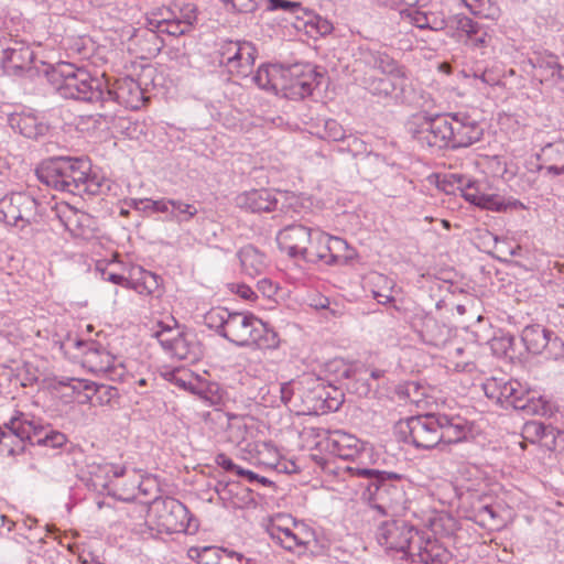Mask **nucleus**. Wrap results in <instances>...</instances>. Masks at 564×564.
I'll return each instance as SVG.
<instances>
[{
  "label": "nucleus",
  "instance_id": "obj_59",
  "mask_svg": "<svg viewBox=\"0 0 564 564\" xmlns=\"http://www.w3.org/2000/svg\"><path fill=\"white\" fill-rule=\"evenodd\" d=\"M232 293L237 294L246 301L253 302L257 300V293L249 285L243 283H232L229 285Z\"/></svg>",
  "mask_w": 564,
  "mask_h": 564
},
{
  "label": "nucleus",
  "instance_id": "obj_8",
  "mask_svg": "<svg viewBox=\"0 0 564 564\" xmlns=\"http://www.w3.org/2000/svg\"><path fill=\"white\" fill-rule=\"evenodd\" d=\"M159 531L183 532L189 529V511L181 501L172 497H156L149 507Z\"/></svg>",
  "mask_w": 564,
  "mask_h": 564
},
{
  "label": "nucleus",
  "instance_id": "obj_10",
  "mask_svg": "<svg viewBox=\"0 0 564 564\" xmlns=\"http://www.w3.org/2000/svg\"><path fill=\"white\" fill-rule=\"evenodd\" d=\"M365 89L371 95L380 98H392L395 102L414 105L417 102L416 94L411 86L408 85L405 70L401 77L384 75L377 77L367 75L359 79Z\"/></svg>",
  "mask_w": 564,
  "mask_h": 564
},
{
  "label": "nucleus",
  "instance_id": "obj_30",
  "mask_svg": "<svg viewBox=\"0 0 564 564\" xmlns=\"http://www.w3.org/2000/svg\"><path fill=\"white\" fill-rule=\"evenodd\" d=\"M237 257L240 261L241 271L251 278L261 275L268 267L265 254L252 245L242 247L237 252Z\"/></svg>",
  "mask_w": 564,
  "mask_h": 564
},
{
  "label": "nucleus",
  "instance_id": "obj_25",
  "mask_svg": "<svg viewBox=\"0 0 564 564\" xmlns=\"http://www.w3.org/2000/svg\"><path fill=\"white\" fill-rule=\"evenodd\" d=\"M419 335L426 345L442 348L455 336V332L434 316L425 315L421 319Z\"/></svg>",
  "mask_w": 564,
  "mask_h": 564
},
{
  "label": "nucleus",
  "instance_id": "obj_32",
  "mask_svg": "<svg viewBox=\"0 0 564 564\" xmlns=\"http://www.w3.org/2000/svg\"><path fill=\"white\" fill-rule=\"evenodd\" d=\"M3 429L18 436L20 440L34 444V438L43 432V429L30 421L23 412L17 411L8 422L3 424Z\"/></svg>",
  "mask_w": 564,
  "mask_h": 564
},
{
  "label": "nucleus",
  "instance_id": "obj_53",
  "mask_svg": "<svg viewBox=\"0 0 564 564\" xmlns=\"http://www.w3.org/2000/svg\"><path fill=\"white\" fill-rule=\"evenodd\" d=\"M322 138L334 142L345 141L346 131L339 122L334 119H328L325 121Z\"/></svg>",
  "mask_w": 564,
  "mask_h": 564
},
{
  "label": "nucleus",
  "instance_id": "obj_37",
  "mask_svg": "<svg viewBox=\"0 0 564 564\" xmlns=\"http://www.w3.org/2000/svg\"><path fill=\"white\" fill-rule=\"evenodd\" d=\"M473 519L478 525L489 530H498L503 525V520L492 505H481L476 508Z\"/></svg>",
  "mask_w": 564,
  "mask_h": 564
},
{
  "label": "nucleus",
  "instance_id": "obj_50",
  "mask_svg": "<svg viewBox=\"0 0 564 564\" xmlns=\"http://www.w3.org/2000/svg\"><path fill=\"white\" fill-rule=\"evenodd\" d=\"M66 442V435L58 431H50L45 433L44 436H41V434H39V436L34 438V444L47 446L51 448H59L63 445H65Z\"/></svg>",
  "mask_w": 564,
  "mask_h": 564
},
{
  "label": "nucleus",
  "instance_id": "obj_39",
  "mask_svg": "<svg viewBox=\"0 0 564 564\" xmlns=\"http://www.w3.org/2000/svg\"><path fill=\"white\" fill-rule=\"evenodd\" d=\"M280 338L278 333L269 327L267 323L260 319V326H257L252 334V344L260 349H275L279 347Z\"/></svg>",
  "mask_w": 564,
  "mask_h": 564
},
{
  "label": "nucleus",
  "instance_id": "obj_52",
  "mask_svg": "<svg viewBox=\"0 0 564 564\" xmlns=\"http://www.w3.org/2000/svg\"><path fill=\"white\" fill-rule=\"evenodd\" d=\"M326 371L334 373L336 376L335 381L338 383L349 379L354 373L352 368L341 359H335L328 362L326 365Z\"/></svg>",
  "mask_w": 564,
  "mask_h": 564
},
{
  "label": "nucleus",
  "instance_id": "obj_29",
  "mask_svg": "<svg viewBox=\"0 0 564 564\" xmlns=\"http://www.w3.org/2000/svg\"><path fill=\"white\" fill-rule=\"evenodd\" d=\"M326 448L340 458L350 459L360 452L361 443L351 434L334 431L326 440Z\"/></svg>",
  "mask_w": 564,
  "mask_h": 564
},
{
  "label": "nucleus",
  "instance_id": "obj_61",
  "mask_svg": "<svg viewBox=\"0 0 564 564\" xmlns=\"http://www.w3.org/2000/svg\"><path fill=\"white\" fill-rule=\"evenodd\" d=\"M173 205L172 198H161L158 200L150 199V212L162 213L171 216V209ZM169 219V217H166Z\"/></svg>",
  "mask_w": 564,
  "mask_h": 564
},
{
  "label": "nucleus",
  "instance_id": "obj_20",
  "mask_svg": "<svg viewBox=\"0 0 564 564\" xmlns=\"http://www.w3.org/2000/svg\"><path fill=\"white\" fill-rule=\"evenodd\" d=\"M313 231V229L301 224L288 225L276 235L278 246L291 258L302 259L308 242L312 240Z\"/></svg>",
  "mask_w": 564,
  "mask_h": 564
},
{
  "label": "nucleus",
  "instance_id": "obj_9",
  "mask_svg": "<svg viewBox=\"0 0 564 564\" xmlns=\"http://www.w3.org/2000/svg\"><path fill=\"white\" fill-rule=\"evenodd\" d=\"M350 52L354 73L371 69L393 77H401L403 74V66L376 45L369 43L352 45Z\"/></svg>",
  "mask_w": 564,
  "mask_h": 564
},
{
  "label": "nucleus",
  "instance_id": "obj_57",
  "mask_svg": "<svg viewBox=\"0 0 564 564\" xmlns=\"http://www.w3.org/2000/svg\"><path fill=\"white\" fill-rule=\"evenodd\" d=\"M189 343L185 338L183 333L176 335V340H174L167 354L177 359H187L189 357Z\"/></svg>",
  "mask_w": 564,
  "mask_h": 564
},
{
  "label": "nucleus",
  "instance_id": "obj_17",
  "mask_svg": "<svg viewBox=\"0 0 564 564\" xmlns=\"http://www.w3.org/2000/svg\"><path fill=\"white\" fill-rule=\"evenodd\" d=\"M383 6L394 7L399 3L409 6L408 9L401 11L403 20L421 30L443 31L451 24L442 13L423 11L416 8L415 4L419 0H377Z\"/></svg>",
  "mask_w": 564,
  "mask_h": 564
},
{
  "label": "nucleus",
  "instance_id": "obj_60",
  "mask_svg": "<svg viewBox=\"0 0 564 564\" xmlns=\"http://www.w3.org/2000/svg\"><path fill=\"white\" fill-rule=\"evenodd\" d=\"M243 561L246 562V564H251V560H245V556L240 553L229 551L226 549L221 550L220 564H243Z\"/></svg>",
  "mask_w": 564,
  "mask_h": 564
},
{
  "label": "nucleus",
  "instance_id": "obj_3",
  "mask_svg": "<svg viewBox=\"0 0 564 564\" xmlns=\"http://www.w3.org/2000/svg\"><path fill=\"white\" fill-rule=\"evenodd\" d=\"M351 475L361 477L364 491L361 499L378 510L382 516L398 512L406 502L402 477L395 473H387L370 468H351Z\"/></svg>",
  "mask_w": 564,
  "mask_h": 564
},
{
  "label": "nucleus",
  "instance_id": "obj_43",
  "mask_svg": "<svg viewBox=\"0 0 564 564\" xmlns=\"http://www.w3.org/2000/svg\"><path fill=\"white\" fill-rule=\"evenodd\" d=\"M197 213L198 209L194 204H188L181 199H173L171 216H169V220L175 221L177 224L187 223L194 218Z\"/></svg>",
  "mask_w": 564,
  "mask_h": 564
},
{
  "label": "nucleus",
  "instance_id": "obj_36",
  "mask_svg": "<svg viewBox=\"0 0 564 564\" xmlns=\"http://www.w3.org/2000/svg\"><path fill=\"white\" fill-rule=\"evenodd\" d=\"M482 388L489 399L496 400L503 406H509V398L513 391L512 379L490 378L486 380Z\"/></svg>",
  "mask_w": 564,
  "mask_h": 564
},
{
  "label": "nucleus",
  "instance_id": "obj_33",
  "mask_svg": "<svg viewBox=\"0 0 564 564\" xmlns=\"http://www.w3.org/2000/svg\"><path fill=\"white\" fill-rule=\"evenodd\" d=\"M284 69L275 65H262L253 75V83L261 89L279 94L284 89L285 85L282 84Z\"/></svg>",
  "mask_w": 564,
  "mask_h": 564
},
{
  "label": "nucleus",
  "instance_id": "obj_23",
  "mask_svg": "<svg viewBox=\"0 0 564 564\" xmlns=\"http://www.w3.org/2000/svg\"><path fill=\"white\" fill-rule=\"evenodd\" d=\"M538 171L546 177L564 175V141L558 140L543 145L536 154Z\"/></svg>",
  "mask_w": 564,
  "mask_h": 564
},
{
  "label": "nucleus",
  "instance_id": "obj_2",
  "mask_svg": "<svg viewBox=\"0 0 564 564\" xmlns=\"http://www.w3.org/2000/svg\"><path fill=\"white\" fill-rule=\"evenodd\" d=\"M398 429L405 443L422 449L460 443L471 432L465 417L440 412L408 417L399 423Z\"/></svg>",
  "mask_w": 564,
  "mask_h": 564
},
{
  "label": "nucleus",
  "instance_id": "obj_12",
  "mask_svg": "<svg viewBox=\"0 0 564 564\" xmlns=\"http://www.w3.org/2000/svg\"><path fill=\"white\" fill-rule=\"evenodd\" d=\"M278 523L273 521L267 529L270 538L283 549L288 551H295L304 549L310 542L312 533L305 528L304 524L296 523L292 518H279Z\"/></svg>",
  "mask_w": 564,
  "mask_h": 564
},
{
  "label": "nucleus",
  "instance_id": "obj_44",
  "mask_svg": "<svg viewBox=\"0 0 564 564\" xmlns=\"http://www.w3.org/2000/svg\"><path fill=\"white\" fill-rule=\"evenodd\" d=\"M230 312L227 308H213L206 313L204 319L208 328L214 329L225 338V326L229 321Z\"/></svg>",
  "mask_w": 564,
  "mask_h": 564
},
{
  "label": "nucleus",
  "instance_id": "obj_46",
  "mask_svg": "<svg viewBox=\"0 0 564 564\" xmlns=\"http://www.w3.org/2000/svg\"><path fill=\"white\" fill-rule=\"evenodd\" d=\"M25 441L20 440L6 429H3V436L0 440V454L6 456H15L24 452Z\"/></svg>",
  "mask_w": 564,
  "mask_h": 564
},
{
  "label": "nucleus",
  "instance_id": "obj_26",
  "mask_svg": "<svg viewBox=\"0 0 564 564\" xmlns=\"http://www.w3.org/2000/svg\"><path fill=\"white\" fill-rule=\"evenodd\" d=\"M451 25L466 36V42L475 47H486L491 36L487 28L464 14H456L451 19Z\"/></svg>",
  "mask_w": 564,
  "mask_h": 564
},
{
  "label": "nucleus",
  "instance_id": "obj_41",
  "mask_svg": "<svg viewBox=\"0 0 564 564\" xmlns=\"http://www.w3.org/2000/svg\"><path fill=\"white\" fill-rule=\"evenodd\" d=\"M457 182L458 188L462 191V196L476 206L480 196L485 193L482 184L464 175H459Z\"/></svg>",
  "mask_w": 564,
  "mask_h": 564
},
{
  "label": "nucleus",
  "instance_id": "obj_56",
  "mask_svg": "<svg viewBox=\"0 0 564 564\" xmlns=\"http://www.w3.org/2000/svg\"><path fill=\"white\" fill-rule=\"evenodd\" d=\"M268 10H282L291 14H294L296 18H300L299 13L302 11V6L300 2L290 0H268Z\"/></svg>",
  "mask_w": 564,
  "mask_h": 564
},
{
  "label": "nucleus",
  "instance_id": "obj_54",
  "mask_svg": "<svg viewBox=\"0 0 564 564\" xmlns=\"http://www.w3.org/2000/svg\"><path fill=\"white\" fill-rule=\"evenodd\" d=\"M329 247V259L332 260V264L338 263L341 259L347 260L349 256H343L340 252L348 250V243L346 240L330 236V240L328 241Z\"/></svg>",
  "mask_w": 564,
  "mask_h": 564
},
{
  "label": "nucleus",
  "instance_id": "obj_19",
  "mask_svg": "<svg viewBox=\"0 0 564 564\" xmlns=\"http://www.w3.org/2000/svg\"><path fill=\"white\" fill-rule=\"evenodd\" d=\"M257 326H260V318L252 313L230 312L225 326V338L240 347L250 346Z\"/></svg>",
  "mask_w": 564,
  "mask_h": 564
},
{
  "label": "nucleus",
  "instance_id": "obj_64",
  "mask_svg": "<svg viewBox=\"0 0 564 564\" xmlns=\"http://www.w3.org/2000/svg\"><path fill=\"white\" fill-rule=\"evenodd\" d=\"M345 141L348 143V151H350L354 155L360 153L365 150V143L358 137L349 134L346 135Z\"/></svg>",
  "mask_w": 564,
  "mask_h": 564
},
{
  "label": "nucleus",
  "instance_id": "obj_48",
  "mask_svg": "<svg viewBox=\"0 0 564 564\" xmlns=\"http://www.w3.org/2000/svg\"><path fill=\"white\" fill-rule=\"evenodd\" d=\"M240 40H223L218 44V55L220 65L227 68L231 58L236 56V54L241 50Z\"/></svg>",
  "mask_w": 564,
  "mask_h": 564
},
{
  "label": "nucleus",
  "instance_id": "obj_14",
  "mask_svg": "<svg viewBox=\"0 0 564 564\" xmlns=\"http://www.w3.org/2000/svg\"><path fill=\"white\" fill-rule=\"evenodd\" d=\"M54 213L59 223L74 237L89 240L95 236V218L67 203L56 204Z\"/></svg>",
  "mask_w": 564,
  "mask_h": 564
},
{
  "label": "nucleus",
  "instance_id": "obj_63",
  "mask_svg": "<svg viewBox=\"0 0 564 564\" xmlns=\"http://www.w3.org/2000/svg\"><path fill=\"white\" fill-rule=\"evenodd\" d=\"M257 290L265 297L271 299L278 291L276 284L270 279L263 278L257 282Z\"/></svg>",
  "mask_w": 564,
  "mask_h": 564
},
{
  "label": "nucleus",
  "instance_id": "obj_1",
  "mask_svg": "<svg viewBox=\"0 0 564 564\" xmlns=\"http://www.w3.org/2000/svg\"><path fill=\"white\" fill-rule=\"evenodd\" d=\"M376 536L380 545L402 552L413 563L444 564L452 558L451 552L437 539L402 519L384 521Z\"/></svg>",
  "mask_w": 564,
  "mask_h": 564
},
{
  "label": "nucleus",
  "instance_id": "obj_47",
  "mask_svg": "<svg viewBox=\"0 0 564 564\" xmlns=\"http://www.w3.org/2000/svg\"><path fill=\"white\" fill-rule=\"evenodd\" d=\"M180 333L176 327L160 322L158 323L156 329L153 330V337L158 339L162 348L167 352L174 340H176V335H180Z\"/></svg>",
  "mask_w": 564,
  "mask_h": 564
},
{
  "label": "nucleus",
  "instance_id": "obj_51",
  "mask_svg": "<svg viewBox=\"0 0 564 564\" xmlns=\"http://www.w3.org/2000/svg\"><path fill=\"white\" fill-rule=\"evenodd\" d=\"M543 354L554 360L564 358V340L551 330V336L547 338V345Z\"/></svg>",
  "mask_w": 564,
  "mask_h": 564
},
{
  "label": "nucleus",
  "instance_id": "obj_5",
  "mask_svg": "<svg viewBox=\"0 0 564 564\" xmlns=\"http://www.w3.org/2000/svg\"><path fill=\"white\" fill-rule=\"evenodd\" d=\"M194 4L169 3L152 8L145 17V25L151 36L169 35L177 37L189 32L197 20Z\"/></svg>",
  "mask_w": 564,
  "mask_h": 564
},
{
  "label": "nucleus",
  "instance_id": "obj_45",
  "mask_svg": "<svg viewBox=\"0 0 564 564\" xmlns=\"http://www.w3.org/2000/svg\"><path fill=\"white\" fill-rule=\"evenodd\" d=\"M159 288V276L150 271L141 270L140 276L132 280V288L139 294L150 295Z\"/></svg>",
  "mask_w": 564,
  "mask_h": 564
},
{
  "label": "nucleus",
  "instance_id": "obj_7",
  "mask_svg": "<svg viewBox=\"0 0 564 564\" xmlns=\"http://www.w3.org/2000/svg\"><path fill=\"white\" fill-rule=\"evenodd\" d=\"M40 203L25 192H13L0 199V221L19 229L37 224Z\"/></svg>",
  "mask_w": 564,
  "mask_h": 564
},
{
  "label": "nucleus",
  "instance_id": "obj_58",
  "mask_svg": "<svg viewBox=\"0 0 564 564\" xmlns=\"http://www.w3.org/2000/svg\"><path fill=\"white\" fill-rule=\"evenodd\" d=\"M78 345H83L86 347L85 352L87 356H104L105 360L102 359V362L106 364L105 369L108 370L110 368L111 356L105 351V347L101 344L96 343V341H89V343L78 341Z\"/></svg>",
  "mask_w": 564,
  "mask_h": 564
},
{
  "label": "nucleus",
  "instance_id": "obj_40",
  "mask_svg": "<svg viewBox=\"0 0 564 564\" xmlns=\"http://www.w3.org/2000/svg\"><path fill=\"white\" fill-rule=\"evenodd\" d=\"M221 550L217 546H193L188 550V556L198 564H220Z\"/></svg>",
  "mask_w": 564,
  "mask_h": 564
},
{
  "label": "nucleus",
  "instance_id": "obj_34",
  "mask_svg": "<svg viewBox=\"0 0 564 564\" xmlns=\"http://www.w3.org/2000/svg\"><path fill=\"white\" fill-rule=\"evenodd\" d=\"M329 235L321 230H314L312 240L308 242L302 259L312 263L323 261L326 264H332V260L329 259Z\"/></svg>",
  "mask_w": 564,
  "mask_h": 564
},
{
  "label": "nucleus",
  "instance_id": "obj_6",
  "mask_svg": "<svg viewBox=\"0 0 564 564\" xmlns=\"http://www.w3.org/2000/svg\"><path fill=\"white\" fill-rule=\"evenodd\" d=\"M408 132L421 147L451 149L448 113L427 116L416 115L406 126Z\"/></svg>",
  "mask_w": 564,
  "mask_h": 564
},
{
  "label": "nucleus",
  "instance_id": "obj_28",
  "mask_svg": "<svg viewBox=\"0 0 564 564\" xmlns=\"http://www.w3.org/2000/svg\"><path fill=\"white\" fill-rule=\"evenodd\" d=\"M7 59V75H17L20 72L28 70L34 61V53L23 42L14 41L12 45L4 46Z\"/></svg>",
  "mask_w": 564,
  "mask_h": 564
},
{
  "label": "nucleus",
  "instance_id": "obj_13",
  "mask_svg": "<svg viewBox=\"0 0 564 564\" xmlns=\"http://www.w3.org/2000/svg\"><path fill=\"white\" fill-rule=\"evenodd\" d=\"M451 134V149L467 148L478 142L484 128L471 115L458 111L448 113Z\"/></svg>",
  "mask_w": 564,
  "mask_h": 564
},
{
  "label": "nucleus",
  "instance_id": "obj_16",
  "mask_svg": "<svg viewBox=\"0 0 564 564\" xmlns=\"http://www.w3.org/2000/svg\"><path fill=\"white\" fill-rule=\"evenodd\" d=\"M70 166L72 156H57L42 163L35 173L39 181L47 187L73 194V184L69 183Z\"/></svg>",
  "mask_w": 564,
  "mask_h": 564
},
{
  "label": "nucleus",
  "instance_id": "obj_27",
  "mask_svg": "<svg viewBox=\"0 0 564 564\" xmlns=\"http://www.w3.org/2000/svg\"><path fill=\"white\" fill-rule=\"evenodd\" d=\"M236 200L239 207L250 210L251 213L272 212L276 209L279 203L276 195L265 188L242 193Z\"/></svg>",
  "mask_w": 564,
  "mask_h": 564
},
{
  "label": "nucleus",
  "instance_id": "obj_35",
  "mask_svg": "<svg viewBox=\"0 0 564 564\" xmlns=\"http://www.w3.org/2000/svg\"><path fill=\"white\" fill-rule=\"evenodd\" d=\"M551 336V330L544 328L539 324L528 325L523 328L521 339L531 354H543L547 338Z\"/></svg>",
  "mask_w": 564,
  "mask_h": 564
},
{
  "label": "nucleus",
  "instance_id": "obj_18",
  "mask_svg": "<svg viewBox=\"0 0 564 564\" xmlns=\"http://www.w3.org/2000/svg\"><path fill=\"white\" fill-rule=\"evenodd\" d=\"M530 62L534 68V76L541 83L564 88V54L558 56L544 52L536 54Z\"/></svg>",
  "mask_w": 564,
  "mask_h": 564
},
{
  "label": "nucleus",
  "instance_id": "obj_55",
  "mask_svg": "<svg viewBox=\"0 0 564 564\" xmlns=\"http://www.w3.org/2000/svg\"><path fill=\"white\" fill-rule=\"evenodd\" d=\"M164 376L169 381L183 388L184 390L193 389V383L187 380V378L191 377V373L185 369L176 368V369L165 372Z\"/></svg>",
  "mask_w": 564,
  "mask_h": 564
},
{
  "label": "nucleus",
  "instance_id": "obj_21",
  "mask_svg": "<svg viewBox=\"0 0 564 564\" xmlns=\"http://www.w3.org/2000/svg\"><path fill=\"white\" fill-rule=\"evenodd\" d=\"M105 93H110L105 96L106 102L112 100L132 110L140 109L145 100L139 83L131 77L117 80L115 89L105 87Z\"/></svg>",
  "mask_w": 564,
  "mask_h": 564
},
{
  "label": "nucleus",
  "instance_id": "obj_42",
  "mask_svg": "<svg viewBox=\"0 0 564 564\" xmlns=\"http://www.w3.org/2000/svg\"><path fill=\"white\" fill-rule=\"evenodd\" d=\"M247 434L248 426L245 417L238 415L229 416L226 429L227 440L232 444H240L246 440Z\"/></svg>",
  "mask_w": 564,
  "mask_h": 564
},
{
  "label": "nucleus",
  "instance_id": "obj_62",
  "mask_svg": "<svg viewBox=\"0 0 564 564\" xmlns=\"http://www.w3.org/2000/svg\"><path fill=\"white\" fill-rule=\"evenodd\" d=\"M102 279L126 289L132 288V281L118 273L102 271Z\"/></svg>",
  "mask_w": 564,
  "mask_h": 564
},
{
  "label": "nucleus",
  "instance_id": "obj_24",
  "mask_svg": "<svg viewBox=\"0 0 564 564\" xmlns=\"http://www.w3.org/2000/svg\"><path fill=\"white\" fill-rule=\"evenodd\" d=\"M8 123L14 131L35 140L44 137L50 130L48 123L33 112L12 113L8 118Z\"/></svg>",
  "mask_w": 564,
  "mask_h": 564
},
{
  "label": "nucleus",
  "instance_id": "obj_22",
  "mask_svg": "<svg viewBox=\"0 0 564 564\" xmlns=\"http://www.w3.org/2000/svg\"><path fill=\"white\" fill-rule=\"evenodd\" d=\"M513 391L509 398V406L522 411L528 415L545 414L547 403L535 391L524 387L518 380L512 379Z\"/></svg>",
  "mask_w": 564,
  "mask_h": 564
},
{
  "label": "nucleus",
  "instance_id": "obj_4",
  "mask_svg": "<svg viewBox=\"0 0 564 564\" xmlns=\"http://www.w3.org/2000/svg\"><path fill=\"white\" fill-rule=\"evenodd\" d=\"M46 76L53 88L64 98L99 104L106 102L105 83L74 64L62 62L46 70Z\"/></svg>",
  "mask_w": 564,
  "mask_h": 564
},
{
  "label": "nucleus",
  "instance_id": "obj_31",
  "mask_svg": "<svg viewBox=\"0 0 564 564\" xmlns=\"http://www.w3.org/2000/svg\"><path fill=\"white\" fill-rule=\"evenodd\" d=\"M239 45L241 46V50H239L236 56L230 59L227 70L231 75L247 77L252 73L257 56V48L251 42L245 40L241 41Z\"/></svg>",
  "mask_w": 564,
  "mask_h": 564
},
{
  "label": "nucleus",
  "instance_id": "obj_15",
  "mask_svg": "<svg viewBox=\"0 0 564 564\" xmlns=\"http://www.w3.org/2000/svg\"><path fill=\"white\" fill-rule=\"evenodd\" d=\"M318 74L311 64H295L284 69L282 84L285 85L281 89L285 96L304 98L310 96L316 85Z\"/></svg>",
  "mask_w": 564,
  "mask_h": 564
},
{
  "label": "nucleus",
  "instance_id": "obj_49",
  "mask_svg": "<svg viewBox=\"0 0 564 564\" xmlns=\"http://www.w3.org/2000/svg\"><path fill=\"white\" fill-rule=\"evenodd\" d=\"M523 432L531 442L541 441L547 436H553V429L542 422H528L524 424Z\"/></svg>",
  "mask_w": 564,
  "mask_h": 564
},
{
  "label": "nucleus",
  "instance_id": "obj_11",
  "mask_svg": "<svg viewBox=\"0 0 564 564\" xmlns=\"http://www.w3.org/2000/svg\"><path fill=\"white\" fill-rule=\"evenodd\" d=\"M69 176L74 195H100L105 189H109L105 177L91 174L90 161L85 158H72Z\"/></svg>",
  "mask_w": 564,
  "mask_h": 564
},
{
  "label": "nucleus",
  "instance_id": "obj_38",
  "mask_svg": "<svg viewBox=\"0 0 564 564\" xmlns=\"http://www.w3.org/2000/svg\"><path fill=\"white\" fill-rule=\"evenodd\" d=\"M477 207L488 209L492 212H506L509 208H523V204L518 199L505 200L502 196L498 194L484 193L478 200Z\"/></svg>",
  "mask_w": 564,
  "mask_h": 564
}]
</instances>
